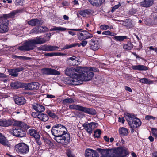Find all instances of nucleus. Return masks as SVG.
<instances>
[{
  "instance_id": "nucleus-1",
  "label": "nucleus",
  "mask_w": 157,
  "mask_h": 157,
  "mask_svg": "<svg viewBox=\"0 0 157 157\" xmlns=\"http://www.w3.org/2000/svg\"><path fill=\"white\" fill-rule=\"evenodd\" d=\"M81 66L77 67L76 68H67L65 70L66 75L70 76L69 79H66V84L69 85H76L79 84L78 82V78L79 74L75 73V72L79 73L81 69Z\"/></svg>"
},
{
  "instance_id": "nucleus-2",
  "label": "nucleus",
  "mask_w": 157,
  "mask_h": 157,
  "mask_svg": "<svg viewBox=\"0 0 157 157\" xmlns=\"http://www.w3.org/2000/svg\"><path fill=\"white\" fill-rule=\"evenodd\" d=\"M81 70L79 73L82 74H79L78 78V82L79 83L82 81H88L92 79L94 76V73L92 71L98 72L99 70L95 67H85L81 66Z\"/></svg>"
},
{
  "instance_id": "nucleus-3",
  "label": "nucleus",
  "mask_w": 157,
  "mask_h": 157,
  "mask_svg": "<svg viewBox=\"0 0 157 157\" xmlns=\"http://www.w3.org/2000/svg\"><path fill=\"white\" fill-rule=\"evenodd\" d=\"M56 124L51 129V133L54 137L53 139L58 143L62 144L67 145L70 142V136L69 134H66L64 136L60 135V130Z\"/></svg>"
},
{
  "instance_id": "nucleus-4",
  "label": "nucleus",
  "mask_w": 157,
  "mask_h": 157,
  "mask_svg": "<svg viewBox=\"0 0 157 157\" xmlns=\"http://www.w3.org/2000/svg\"><path fill=\"white\" fill-rule=\"evenodd\" d=\"M105 150L108 157H124L128 153L127 149L122 147Z\"/></svg>"
},
{
  "instance_id": "nucleus-5",
  "label": "nucleus",
  "mask_w": 157,
  "mask_h": 157,
  "mask_svg": "<svg viewBox=\"0 0 157 157\" xmlns=\"http://www.w3.org/2000/svg\"><path fill=\"white\" fill-rule=\"evenodd\" d=\"M124 116L131 128H136L141 125L142 122L140 120L132 114L125 113H124Z\"/></svg>"
},
{
  "instance_id": "nucleus-6",
  "label": "nucleus",
  "mask_w": 157,
  "mask_h": 157,
  "mask_svg": "<svg viewBox=\"0 0 157 157\" xmlns=\"http://www.w3.org/2000/svg\"><path fill=\"white\" fill-rule=\"evenodd\" d=\"M45 40H31L24 43L23 45L19 47V50L21 51H27L33 50L35 45L44 43Z\"/></svg>"
},
{
  "instance_id": "nucleus-7",
  "label": "nucleus",
  "mask_w": 157,
  "mask_h": 157,
  "mask_svg": "<svg viewBox=\"0 0 157 157\" xmlns=\"http://www.w3.org/2000/svg\"><path fill=\"white\" fill-rule=\"evenodd\" d=\"M15 148L17 152L21 154H26L29 151V146L24 143H20L16 144Z\"/></svg>"
},
{
  "instance_id": "nucleus-8",
  "label": "nucleus",
  "mask_w": 157,
  "mask_h": 157,
  "mask_svg": "<svg viewBox=\"0 0 157 157\" xmlns=\"http://www.w3.org/2000/svg\"><path fill=\"white\" fill-rule=\"evenodd\" d=\"M8 20L6 19L2 18L0 20V33L7 32L8 28Z\"/></svg>"
},
{
  "instance_id": "nucleus-9",
  "label": "nucleus",
  "mask_w": 157,
  "mask_h": 157,
  "mask_svg": "<svg viewBox=\"0 0 157 157\" xmlns=\"http://www.w3.org/2000/svg\"><path fill=\"white\" fill-rule=\"evenodd\" d=\"M41 73L43 75H59L60 72L54 69L50 68H44L41 69Z\"/></svg>"
},
{
  "instance_id": "nucleus-10",
  "label": "nucleus",
  "mask_w": 157,
  "mask_h": 157,
  "mask_svg": "<svg viewBox=\"0 0 157 157\" xmlns=\"http://www.w3.org/2000/svg\"><path fill=\"white\" fill-rule=\"evenodd\" d=\"M26 90H36L39 87V84L37 82L23 84Z\"/></svg>"
},
{
  "instance_id": "nucleus-11",
  "label": "nucleus",
  "mask_w": 157,
  "mask_h": 157,
  "mask_svg": "<svg viewBox=\"0 0 157 157\" xmlns=\"http://www.w3.org/2000/svg\"><path fill=\"white\" fill-rule=\"evenodd\" d=\"M11 133L13 136L19 137H23L26 135L25 132L20 128L16 129L15 128H13Z\"/></svg>"
},
{
  "instance_id": "nucleus-12",
  "label": "nucleus",
  "mask_w": 157,
  "mask_h": 157,
  "mask_svg": "<svg viewBox=\"0 0 157 157\" xmlns=\"http://www.w3.org/2000/svg\"><path fill=\"white\" fill-rule=\"evenodd\" d=\"M96 124L94 122H86L83 124L82 126L84 129L89 134H91L93 131L92 126Z\"/></svg>"
},
{
  "instance_id": "nucleus-13",
  "label": "nucleus",
  "mask_w": 157,
  "mask_h": 157,
  "mask_svg": "<svg viewBox=\"0 0 157 157\" xmlns=\"http://www.w3.org/2000/svg\"><path fill=\"white\" fill-rule=\"evenodd\" d=\"M24 70L23 67H18L15 69L8 70L9 75L14 77H17L18 75V72Z\"/></svg>"
},
{
  "instance_id": "nucleus-14",
  "label": "nucleus",
  "mask_w": 157,
  "mask_h": 157,
  "mask_svg": "<svg viewBox=\"0 0 157 157\" xmlns=\"http://www.w3.org/2000/svg\"><path fill=\"white\" fill-rule=\"evenodd\" d=\"M32 108L37 112H43L45 109L44 107L41 104L34 103L32 105Z\"/></svg>"
},
{
  "instance_id": "nucleus-15",
  "label": "nucleus",
  "mask_w": 157,
  "mask_h": 157,
  "mask_svg": "<svg viewBox=\"0 0 157 157\" xmlns=\"http://www.w3.org/2000/svg\"><path fill=\"white\" fill-rule=\"evenodd\" d=\"M28 24L31 26H34L41 25L43 23L42 21L40 19H32L27 22Z\"/></svg>"
},
{
  "instance_id": "nucleus-16",
  "label": "nucleus",
  "mask_w": 157,
  "mask_h": 157,
  "mask_svg": "<svg viewBox=\"0 0 157 157\" xmlns=\"http://www.w3.org/2000/svg\"><path fill=\"white\" fill-rule=\"evenodd\" d=\"M13 122L10 119L2 118L0 119V126L7 127L11 125Z\"/></svg>"
},
{
  "instance_id": "nucleus-17",
  "label": "nucleus",
  "mask_w": 157,
  "mask_h": 157,
  "mask_svg": "<svg viewBox=\"0 0 157 157\" xmlns=\"http://www.w3.org/2000/svg\"><path fill=\"white\" fill-rule=\"evenodd\" d=\"M89 43L91 48L94 50H95L99 48V43L97 40H90Z\"/></svg>"
},
{
  "instance_id": "nucleus-18",
  "label": "nucleus",
  "mask_w": 157,
  "mask_h": 157,
  "mask_svg": "<svg viewBox=\"0 0 157 157\" xmlns=\"http://www.w3.org/2000/svg\"><path fill=\"white\" fill-rule=\"evenodd\" d=\"M0 143L3 145L10 148L11 145L5 136L0 133Z\"/></svg>"
},
{
  "instance_id": "nucleus-19",
  "label": "nucleus",
  "mask_w": 157,
  "mask_h": 157,
  "mask_svg": "<svg viewBox=\"0 0 157 157\" xmlns=\"http://www.w3.org/2000/svg\"><path fill=\"white\" fill-rule=\"evenodd\" d=\"M87 42L86 41L83 40L82 41L80 44H79V43H76L71 44L69 45H66L63 47L62 49H68L74 47L77 45L78 47L80 46L81 45H82L83 46H84L87 44Z\"/></svg>"
},
{
  "instance_id": "nucleus-20",
  "label": "nucleus",
  "mask_w": 157,
  "mask_h": 157,
  "mask_svg": "<svg viewBox=\"0 0 157 157\" xmlns=\"http://www.w3.org/2000/svg\"><path fill=\"white\" fill-rule=\"evenodd\" d=\"M154 3V0H143L140 3V5L143 7L148 8L151 6Z\"/></svg>"
},
{
  "instance_id": "nucleus-21",
  "label": "nucleus",
  "mask_w": 157,
  "mask_h": 157,
  "mask_svg": "<svg viewBox=\"0 0 157 157\" xmlns=\"http://www.w3.org/2000/svg\"><path fill=\"white\" fill-rule=\"evenodd\" d=\"M28 132L31 136L34 137L36 140L40 139V135L39 132L36 130L31 128L29 130Z\"/></svg>"
},
{
  "instance_id": "nucleus-22",
  "label": "nucleus",
  "mask_w": 157,
  "mask_h": 157,
  "mask_svg": "<svg viewBox=\"0 0 157 157\" xmlns=\"http://www.w3.org/2000/svg\"><path fill=\"white\" fill-rule=\"evenodd\" d=\"M21 12V10H15L11 12L10 13L8 14H5L3 15L2 18H5L7 19L9 18H14L15 15L17 13Z\"/></svg>"
},
{
  "instance_id": "nucleus-23",
  "label": "nucleus",
  "mask_w": 157,
  "mask_h": 157,
  "mask_svg": "<svg viewBox=\"0 0 157 157\" xmlns=\"http://www.w3.org/2000/svg\"><path fill=\"white\" fill-rule=\"evenodd\" d=\"M93 6L97 7L101 6L105 2V0H88Z\"/></svg>"
},
{
  "instance_id": "nucleus-24",
  "label": "nucleus",
  "mask_w": 157,
  "mask_h": 157,
  "mask_svg": "<svg viewBox=\"0 0 157 157\" xmlns=\"http://www.w3.org/2000/svg\"><path fill=\"white\" fill-rule=\"evenodd\" d=\"M15 103L18 105H22L24 104L26 100L23 97H16L14 98Z\"/></svg>"
},
{
  "instance_id": "nucleus-25",
  "label": "nucleus",
  "mask_w": 157,
  "mask_h": 157,
  "mask_svg": "<svg viewBox=\"0 0 157 157\" xmlns=\"http://www.w3.org/2000/svg\"><path fill=\"white\" fill-rule=\"evenodd\" d=\"M82 111L86 113L92 115H95L96 113L95 110L93 109L88 108L83 106Z\"/></svg>"
},
{
  "instance_id": "nucleus-26",
  "label": "nucleus",
  "mask_w": 157,
  "mask_h": 157,
  "mask_svg": "<svg viewBox=\"0 0 157 157\" xmlns=\"http://www.w3.org/2000/svg\"><path fill=\"white\" fill-rule=\"evenodd\" d=\"M57 126L59 127V130L60 132V135L62 136H64L66 134H69L67 133V130L65 126L60 124H57Z\"/></svg>"
},
{
  "instance_id": "nucleus-27",
  "label": "nucleus",
  "mask_w": 157,
  "mask_h": 157,
  "mask_svg": "<svg viewBox=\"0 0 157 157\" xmlns=\"http://www.w3.org/2000/svg\"><path fill=\"white\" fill-rule=\"evenodd\" d=\"M132 67L133 69L136 70L146 71L148 70V68L146 66L141 65H134Z\"/></svg>"
},
{
  "instance_id": "nucleus-28",
  "label": "nucleus",
  "mask_w": 157,
  "mask_h": 157,
  "mask_svg": "<svg viewBox=\"0 0 157 157\" xmlns=\"http://www.w3.org/2000/svg\"><path fill=\"white\" fill-rule=\"evenodd\" d=\"M119 132L121 136H127L128 134V129L124 127L120 128L119 129Z\"/></svg>"
},
{
  "instance_id": "nucleus-29",
  "label": "nucleus",
  "mask_w": 157,
  "mask_h": 157,
  "mask_svg": "<svg viewBox=\"0 0 157 157\" xmlns=\"http://www.w3.org/2000/svg\"><path fill=\"white\" fill-rule=\"evenodd\" d=\"M15 124L16 125L24 128L25 129H28L30 127V126L27 125L24 122L21 121H17L16 122Z\"/></svg>"
},
{
  "instance_id": "nucleus-30",
  "label": "nucleus",
  "mask_w": 157,
  "mask_h": 157,
  "mask_svg": "<svg viewBox=\"0 0 157 157\" xmlns=\"http://www.w3.org/2000/svg\"><path fill=\"white\" fill-rule=\"evenodd\" d=\"M37 117L41 121L44 122L47 121L48 119V117L47 115L44 113L38 114L37 115Z\"/></svg>"
},
{
  "instance_id": "nucleus-31",
  "label": "nucleus",
  "mask_w": 157,
  "mask_h": 157,
  "mask_svg": "<svg viewBox=\"0 0 157 157\" xmlns=\"http://www.w3.org/2000/svg\"><path fill=\"white\" fill-rule=\"evenodd\" d=\"M139 82L144 84H152L153 83V81L151 80L146 78H144L140 79Z\"/></svg>"
},
{
  "instance_id": "nucleus-32",
  "label": "nucleus",
  "mask_w": 157,
  "mask_h": 157,
  "mask_svg": "<svg viewBox=\"0 0 157 157\" xmlns=\"http://www.w3.org/2000/svg\"><path fill=\"white\" fill-rule=\"evenodd\" d=\"M11 86L14 89H17L20 87L24 86L23 84H22L21 83L18 82H13L11 83Z\"/></svg>"
},
{
  "instance_id": "nucleus-33",
  "label": "nucleus",
  "mask_w": 157,
  "mask_h": 157,
  "mask_svg": "<svg viewBox=\"0 0 157 157\" xmlns=\"http://www.w3.org/2000/svg\"><path fill=\"white\" fill-rule=\"evenodd\" d=\"M44 50L47 51H54L57 50L59 48L55 46L45 45Z\"/></svg>"
},
{
  "instance_id": "nucleus-34",
  "label": "nucleus",
  "mask_w": 157,
  "mask_h": 157,
  "mask_svg": "<svg viewBox=\"0 0 157 157\" xmlns=\"http://www.w3.org/2000/svg\"><path fill=\"white\" fill-rule=\"evenodd\" d=\"M83 106L73 104L70 105L69 106V108L72 109H75L78 110L80 111L82 110Z\"/></svg>"
},
{
  "instance_id": "nucleus-35",
  "label": "nucleus",
  "mask_w": 157,
  "mask_h": 157,
  "mask_svg": "<svg viewBox=\"0 0 157 157\" xmlns=\"http://www.w3.org/2000/svg\"><path fill=\"white\" fill-rule=\"evenodd\" d=\"M91 13L90 10L89 9L82 10L79 12V14L83 17H86L87 15H89Z\"/></svg>"
},
{
  "instance_id": "nucleus-36",
  "label": "nucleus",
  "mask_w": 157,
  "mask_h": 157,
  "mask_svg": "<svg viewBox=\"0 0 157 157\" xmlns=\"http://www.w3.org/2000/svg\"><path fill=\"white\" fill-rule=\"evenodd\" d=\"M39 28L37 26L32 29L30 32V34L32 35L37 34L40 33L39 31Z\"/></svg>"
},
{
  "instance_id": "nucleus-37",
  "label": "nucleus",
  "mask_w": 157,
  "mask_h": 157,
  "mask_svg": "<svg viewBox=\"0 0 157 157\" xmlns=\"http://www.w3.org/2000/svg\"><path fill=\"white\" fill-rule=\"evenodd\" d=\"M67 29L65 28L62 27H56L54 26L53 28H51L50 29V31H52L53 30L55 31H63L66 30Z\"/></svg>"
},
{
  "instance_id": "nucleus-38",
  "label": "nucleus",
  "mask_w": 157,
  "mask_h": 157,
  "mask_svg": "<svg viewBox=\"0 0 157 157\" xmlns=\"http://www.w3.org/2000/svg\"><path fill=\"white\" fill-rule=\"evenodd\" d=\"M74 102L73 99L71 98H66L63 101L62 103L63 104L65 105L67 104H70L74 103Z\"/></svg>"
},
{
  "instance_id": "nucleus-39",
  "label": "nucleus",
  "mask_w": 157,
  "mask_h": 157,
  "mask_svg": "<svg viewBox=\"0 0 157 157\" xmlns=\"http://www.w3.org/2000/svg\"><path fill=\"white\" fill-rule=\"evenodd\" d=\"M93 150L87 149L85 150V155L86 157H90L91 155Z\"/></svg>"
},
{
  "instance_id": "nucleus-40",
  "label": "nucleus",
  "mask_w": 157,
  "mask_h": 157,
  "mask_svg": "<svg viewBox=\"0 0 157 157\" xmlns=\"http://www.w3.org/2000/svg\"><path fill=\"white\" fill-rule=\"evenodd\" d=\"M123 48L124 49L130 50L132 48V45L131 43H128L124 45Z\"/></svg>"
},
{
  "instance_id": "nucleus-41",
  "label": "nucleus",
  "mask_w": 157,
  "mask_h": 157,
  "mask_svg": "<svg viewBox=\"0 0 157 157\" xmlns=\"http://www.w3.org/2000/svg\"><path fill=\"white\" fill-rule=\"evenodd\" d=\"M93 36L92 34L86 31H84V39H87L91 38Z\"/></svg>"
},
{
  "instance_id": "nucleus-42",
  "label": "nucleus",
  "mask_w": 157,
  "mask_h": 157,
  "mask_svg": "<svg viewBox=\"0 0 157 157\" xmlns=\"http://www.w3.org/2000/svg\"><path fill=\"white\" fill-rule=\"evenodd\" d=\"M39 28V31L40 33L44 32L47 31L48 30V28L45 26H38Z\"/></svg>"
},
{
  "instance_id": "nucleus-43",
  "label": "nucleus",
  "mask_w": 157,
  "mask_h": 157,
  "mask_svg": "<svg viewBox=\"0 0 157 157\" xmlns=\"http://www.w3.org/2000/svg\"><path fill=\"white\" fill-rule=\"evenodd\" d=\"M101 134V131L100 129H97L94 132V136L96 137L99 138Z\"/></svg>"
},
{
  "instance_id": "nucleus-44",
  "label": "nucleus",
  "mask_w": 157,
  "mask_h": 157,
  "mask_svg": "<svg viewBox=\"0 0 157 157\" xmlns=\"http://www.w3.org/2000/svg\"><path fill=\"white\" fill-rule=\"evenodd\" d=\"M76 60H74L71 63V64L72 65H78L79 64L80 61H79V59L78 57H76Z\"/></svg>"
},
{
  "instance_id": "nucleus-45",
  "label": "nucleus",
  "mask_w": 157,
  "mask_h": 157,
  "mask_svg": "<svg viewBox=\"0 0 157 157\" xmlns=\"http://www.w3.org/2000/svg\"><path fill=\"white\" fill-rule=\"evenodd\" d=\"M153 135L155 137V138H157V129L152 128L151 129Z\"/></svg>"
},
{
  "instance_id": "nucleus-46",
  "label": "nucleus",
  "mask_w": 157,
  "mask_h": 157,
  "mask_svg": "<svg viewBox=\"0 0 157 157\" xmlns=\"http://www.w3.org/2000/svg\"><path fill=\"white\" fill-rule=\"evenodd\" d=\"M105 151V149H101L100 152H101V157H108Z\"/></svg>"
},
{
  "instance_id": "nucleus-47",
  "label": "nucleus",
  "mask_w": 157,
  "mask_h": 157,
  "mask_svg": "<svg viewBox=\"0 0 157 157\" xmlns=\"http://www.w3.org/2000/svg\"><path fill=\"white\" fill-rule=\"evenodd\" d=\"M47 113L50 117L52 118H55L56 115L50 110H48L47 111Z\"/></svg>"
},
{
  "instance_id": "nucleus-48",
  "label": "nucleus",
  "mask_w": 157,
  "mask_h": 157,
  "mask_svg": "<svg viewBox=\"0 0 157 157\" xmlns=\"http://www.w3.org/2000/svg\"><path fill=\"white\" fill-rule=\"evenodd\" d=\"M66 154L68 157H75L72 152L69 150H67Z\"/></svg>"
},
{
  "instance_id": "nucleus-49",
  "label": "nucleus",
  "mask_w": 157,
  "mask_h": 157,
  "mask_svg": "<svg viewBox=\"0 0 157 157\" xmlns=\"http://www.w3.org/2000/svg\"><path fill=\"white\" fill-rule=\"evenodd\" d=\"M115 39H125L127 38L126 36H117L114 37Z\"/></svg>"
},
{
  "instance_id": "nucleus-50",
  "label": "nucleus",
  "mask_w": 157,
  "mask_h": 157,
  "mask_svg": "<svg viewBox=\"0 0 157 157\" xmlns=\"http://www.w3.org/2000/svg\"><path fill=\"white\" fill-rule=\"evenodd\" d=\"M90 157H98V155L95 151L93 150L92 155Z\"/></svg>"
},
{
  "instance_id": "nucleus-51",
  "label": "nucleus",
  "mask_w": 157,
  "mask_h": 157,
  "mask_svg": "<svg viewBox=\"0 0 157 157\" xmlns=\"http://www.w3.org/2000/svg\"><path fill=\"white\" fill-rule=\"evenodd\" d=\"M108 27V26L106 25H103L100 26V29L103 30H106Z\"/></svg>"
},
{
  "instance_id": "nucleus-52",
  "label": "nucleus",
  "mask_w": 157,
  "mask_h": 157,
  "mask_svg": "<svg viewBox=\"0 0 157 157\" xmlns=\"http://www.w3.org/2000/svg\"><path fill=\"white\" fill-rule=\"evenodd\" d=\"M76 57H76L75 56H73L72 57H69V58H68V59H67V61H69V60H71V61H70L71 63V62H72V61H73L74 60H76V59H76Z\"/></svg>"
},
{
  "instance_id": "nucleus-53",
  "label": "nucleus",
  "mask_w": 157,
  "mask_h": 157,
  "mask_svg": "<svg viewBox=\"0 0 157 157\" xmlns=\"http://www.w3.org/2000/svg\"><path fill=\"white\" fill-rule=\"evenodd\" d=\"M145 118L147 120H149L151 119L155 120V117L147 115L145 117Z\"/></svg>"
},
{
  "instance_id": "nucleus-54",
  "label": "nucleus",
  "mask_w": 157,
  "mask_h": 157,
  "mask_svg": "<svg viewBox=\"0 0 157 157\" xmlns=\"http://www.w3.org/2000/svg\"><path fill=\"white\" fill-rule=\"evenodd\" d=\"M119 7V5H115L113 7H112V9L111 10L112 12H113L115 10L117 9Z\"/></svg>"
},
{
  "instance_id": "nucleus-55",
  "label": "nucleus",
  "mask_w": 157,
  "mask_h": 157,
  "mask_svg": "<svg viewBox=\"0 0 157 157\" xmlns=\"http://www.w3.org/2000/svg\"><path fill=\"white\" fill-rule=\"evenodd\" d=\"M152 24L154 25H157V16H156L153 19Z\"/></svg>"
},
{
  "instance_id": "nucleus-56",
  "label": "nucleus",
  "mask_w": 157,
  "mask_h": 157,
  "mask_svg": "<svg viewBox=\"0 0 157 157\" xmlns=\"http://www.w3.org/2000/svg\"><path fill=\"white\" fill-rule=\"evenodd\" d=\"M103 35H109L111 34V32L110 31H104L102 32Z\"/></svg>"
},
{
  "instance_id": "nucleus-57",
  "label": "nucleus",
  "mask_w": 157,
  "mask_h": 157,
  "mask_svg": "<svg viewBox=\"0 0 157 157\" xmlns=\"http://www.w3.org/2000/svg\"><path fill=\"white\" fill-rule=\"evenodd\" d=\"M51 36V34L50 33H47L45 34H44V36L45 37V38L47 39H49L50 38V36Z\"/></svg>"
},
{
  "instance_id": "nucleus-58",
  "label": "nucleus",
  "mask_w": 157,
  "mask_h": 157,
  "mask_svg": "<svg viewBox=\"0 0 157 157\" xmlns=\"http://www.w3.org/2000/svg\"><path fill=\"white\" fill-rule=\"evenodd\" d=\"M31 59V58L30 57H27L25 56H21V59H23L24 60H30Z\"/></svg>"
},
{
  "instance_id": "nucleus-59",
  "label": "nucleus",
  "mask_w": 157,
  "mask_h": 157,
  "mask_svg": "<svg viewBox=\"0 0 157 157\" xmlns=\"http://www.w3.org/2000/svg\"><path fill=\"white\" fill-rule=\"evenodd\" d=\"M125 89L126 90L128 91L129 92H132V89L130 87H129L128 86H125Z\"/></svg>"
},
{
  "instance_id": "nucleus-60",
  "label": "nucleus",
  "mask_w": 157,
  "mask_h": 157,
  "mask_svg": "<svg viewBox=\"0 0 157 157\" xmlns=\"http://www.w3.org/2000/svg\"><path fill=\"white\" fill-rule=\"evenodd\" d=\"M125 121L123 117H122L121 118L120 117H119L118 118V121L119 122H121L122 124H123L124 123Z\"/></svg>"
},
{
  "instance_id": "nucleus-61",
  "label": "nucleus",
  "mask_w": 157,
  "mask_h": 157,
  "mask_svg": "<svg viewBox=\"0 0 157 157\" xmlns=\"http://www.w3.org/2000/svg\"><path fill=\"white\" fill-rule=\"evenodd\" d=\"M22 2V0H16L15 3L16 5H18L20 3H21Z\"/></svg>"
},
{
  "instance_id": "nucleus-62",
  "label": "nucleus",
  "mask_w": 157,
  "mask_h": 157,
  "mask_svg": "<svg viewBox=\"0 0 157 157\" xmlns=\"http://www.w3.org/2000/svg\"><path fill=\"white\" fill-rule=\"evenodd\" d=\"M25 111L23 109H21L20 110H18V111L16 112L17 114H18L21 113H24Z\"/></svg>"
},
{
  "instance_id": "nucleus-63",
  "label": "nucleus",
  "mask_w": 157,
  "mask_h": 157,
  "mask_svg": "<svg viewBox=\"0 0 157 157\" xmlns=\"http://www.w3.org/2000/svg\"><path fill=\"white\" fill-rule=\"evenodd\" d=\"M44 55L45 56H54V52L45 53Z\"/></svg>"
},
{
  "instance_id": "nucleus-64",
  "label": "nucleus",
  "mask_w": 157,
  "mask_h": 157,
  "mask_svg": "<svg viewBox=\"0 0 157 157\" xmlns=\"http://www.w3.org/2000/svg\"><path fill=\"white\" fill-rule=\"evenodd\" d=\"M104 139L105 141L107 142H109V138L107 136H105L104 137Z\"/></svg>"
}]
</instances>
